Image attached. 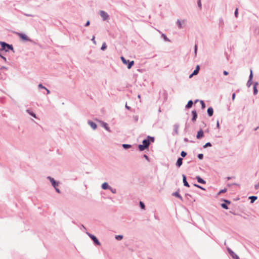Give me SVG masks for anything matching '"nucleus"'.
<instances>
[{"label": "nucleus", "instance_id": "obj_1", "mask_svg": "<svg viewBox=\"0 0 259 259\" xmlns=\"http://www.w3.org/2000/svg\"><path fill=\"white\" fill-rule=\"evenodd\" d=\"M154 138L152 137H150L148 136L147 138L144 139L142 142V144H140L138 145V149L140 151H143L146 149H148L150 142H154Z\"/></svg>", "mask_w": 259, "mask_h": 259}, {"label": "nucleus", "instance_id": "obj_2", "mask_svg": "<svg viewBox=\"0 0 259 259\" xmlns=\"http://www.w3.org/2000/svg\"><path fill=\"white\" fill-rule=\"evenodd\" d=\"M0 44L2 47V49H0V50H2V51H5L6 52H8L9 50H12L13 52V47L12 45H9L5 42L0 41Z\"/></svg>", "mask_w": 259, "mask_h": 259}, {"label": "nucleus", "instance_id": "obj_3", "mask_svg": "<svg viewBox=\"0 0 259 259\" xmlns=\"http://www.w3.org/2000/svg\"><path fill=\"white\" fill-rule=\"evenodd\" d=\"M121 60L122 62V63L124 64H127V67L128 69H130L132 68L133 65L134 64V61L130 60H127L125 59V58L123 56L121 57Z\"/></svg>", "mask_w": 259, "mask_h": 259}, {"label": "nucleus", "instance_id": "obj_4", "mask_svg": "<svg viewBox=\"0 0 259 259\" xmlns=\"http://www.w3.org/2000/svg\"><path fill=\"white\" fill-rule=\"evenodd\" d=\"M87 234L92 239V240L94 242V243L95 245H101L100 241L95 236L88 232H87Z\"/></svg>", "mask_w": 259, "mask_h": 259}, {"label": "nucleus", "instance_id": "obj_5", "mask_svg": "<svg viewBox=\"0 0 259 259\" xmlns=\"http://www.w3.org/2000/svg\"><path fill=\"white\" fill-rule=\"evenodd\" d=\"M100 15L102 18L103 21H106L110 18L108 13L103 10L100 11Z\"/></svg>", "mask_w": 259, "mask_h": 259}, {"label": "nucleus", "instance_id": "obj_6", "mask_svg": "<svg viewBox=\"0 0 259 259\" xmlns=\"http://www.w3.org/2000/svg\"><path fill=\"white\" fill-rule=\"evenodd\" d=\"M47 179L50 180V182L52 184V186L54 188L58 187L59 185V183L55 181L54 178L49 176L47 177Z\"/></svg>", "mask_w": 259, "mask_h": 259}, {"label": "nucleus", "instance_id": "obj_7", "mask_svg": "<svg viewBox=\"0 0 259 259\" xmlns=\"http://www.w3.org/2000/svg\"><path fill=\"white\" fill-rule=\"evenodd\" d=\"M227 250L230 256L233 258V259H240L239 256L234 252L233 250H232L230 248H227Z\"/></svg>", "mask_w": 259, "mask_h": 259}, {"label": "nucleus", "instance_id": "obj_8", "mask_svg": "<svg viewBox=\"0 0 259 259\" xmlns=\"http://www.w3.org/2000/svg\"><path fill=\"white\" fill-rule=\"evenodd\" d=\"M18 35L19 36L20 38L25 41H30L31 40L25 34L22 33H18Z\"/></svg>", "mask_w": 259, "mask_h": 259}, {"label": "nucleus", "instance_id": "obj_9", "mask_svg": "<svg viewBox=\"0 0 259 259\" xmlns=\"http://www.w3.org/2000/svg\"><path fill=\"white\" fill-rule=\"evenodd\" d=\"M179 128V125L178 124H174V132L172 133V135L174 136L175 135H178V134H179V132H178Z\"/></svg>", "mask_w": 259, "mask_h": 259}, {"label": "nucleus", "instance_id": "obj_10", "mask_svg": "<svg viewBox=\"0 0 259 259\" xmlns=\"http://www.w3.org/2000/svg\"><path fill=\"white\" fill-rule=\"evenodd\" d=\"M88 123L94 130H96L97 127L96 123L91 120H88Z\"/></svg>", "mask_w": 259, "mask_h": 259}, {"label": "nucleus", "instance_id": "obj_11", "mask_svg": "<svg viewBox=\"0 0 259 259\" xmlns=\"http://www.w3.org/2000/svg\"><path fill=\"white\" fill-rule=\"evenodd\" d=\"M179 190H178L177 191H176L175 192H174L172 194V195L177 197L178 198L180 199L181 201H183V198L182 197V196L179 194Z\"/></svg>", "mask_w": 259, "mask_h": 259}, {"label": "nucleus", "instance_id": "obj_12", "mask_svg": "<svg viewBox=\"0 0 259 259\" xmlns=\"http://www.w3.org/2000/svg\"><path fill=\"white\" fill-rule=\"evenodd\" d=\"M203 136H204L203 131L202 129H200L197 133L196 138L198 139H200L202 138L203 137Z\"/></svg>", "mask_w": 259, "mask_h": 259}, {"label": "nucleus", "instance_id": "obj_13", "mask_svg": "<svg viewBox=\"0 0 259 259\" xmlns=\"http://www.w3.org/2000/svg\"><path fill=\"white\" fill-rule=\"evenodd\" d=\"M192 121L193 122H195L196 120V119L197 118V112L195 110H193L192 111Z\"/></svg>", "mask_w": 259, "mask_h": 259}, {"label": "nucleus", "instance_id": "obj_14", "mask_svg": "<svg viewBox=\"0 0 259 259\" xmlns=\"http://www.w3.org/2000/svg\"><path fill=\"white\" fill-rule=\"evenodd\" d=\"M182 177H183V182L184 183V185L186 187H189L190 185L187 181V178H186V176L185 175H183Z\"/></svg>", "mask_w": 259, "mask_h": 259}, {"label": "nucleus", "instance_id": "obj_15", "mask_svg": "<svg viewBox=\"0 0 259 259\" xmlns=\"http://www.w3.org/2000/svg\"><path fill=\"white\" fill-rule=\"evenodd\" d=\"M183 158L181 157L178 158L176 162V165L180 167L183 164Z\"/></svg>", "mask_w": 259, "mask_h": 259}, {"label": "nucleus", "instance_id": "obj_16", "mask_svg": "<svg viewBox=\"0 0 259 259\" xmlns=\"http://www.w3.org/2000/svg\"><path fill=\"white\" fill-rule=\"evenodd\" d=\"M196 179L197 182L200 184H204L206 183V182L199 176H196Z\"/></svg>", "mask_w": 259, "mask_h": 259}, {"label": "nucleus", "instance_id": "obj_17", "mask_svg": "<svg viewBox=\"0 0 259 259\" xmlns=\"http://www.w3.org/2000/svg\"><path fill=\"white\" fill-rule=\"evenodd\" d=\"M207 114L209 116H212V115H213V108L210 107H209L208 109H207Z\"/></svg>", "mask_w": 259, "mask_h": 259}, {"label": "nucleus", "instance_id": "obj_18", "mask_svg": "<svg viewBox=\"0 0 259 259\" xmlns=\"http://www.w3.org/2000/svg\"><path fill=\"white\" fill-rule=\"evenodd\" d=\"M110 187V186L106 182L103 183L102 185V188L104 190L109 189Z\"/></svg>", "mask_w": 259, "mask_h": 259}, {"label": "nucleus", "instance_id": "obj_19", "mask_svg": "<svg viewBox=\"0 0 259 259\" xmlns=\"http://www.w3.org/2000/svg\"><path fill=\"white\" fill-rule=\"evenodd\" d=\"M193 104V102L192 100H189L187 103V104L186 105L185 108L186 109H190L192 107V105Z\"/></svg>", "mask_w": 259, "mask_h": 259}, {"label": "nucleus", "instance_id": "obj_20", "mask_svg": "<svg viewBox=\"0 0 259 259\" xmlns=\"http://www.w3.org/2000/svg\"><path fill=\"white\" fill-rule=\"evenodd\" d=\"M257 199V197L255 196H251L249 197V199L250 200L251 203H253Z\"/></svg>", "mask_w": 259, "mask_h": 259}, {"label": "nucleus", "instance_id": "obj_21", "mask_svg": "<svg viewBox=\"0 0 259 259\" xmlns=\"http://www.w3.org/2000/svg\"><path fill=\"white\" fill-rule=\"evenodd\" d=\"M26 112L34 118H36V114L34 112H33L30 109H27L26 110Z\"/></svg>", "mask_w": 259, "mask_h": 259}, {"label": "nucleus", "instance_id": "obj_22", "mask_svg": "<svg viewBox=\"0 0 259 259\" xmlns=\"http://www.w3.org/2000/svg\"><path fill=\"white\" fill-rule=\"evenodd\" d=\"M122 147L124 149H127L132 147V145L130 144H123L122 145Z\"/></svg>", "mask_w": 259, "mask_h": 259}, {"label": "nucleus", "instance_id": "obj_23", "mask_svg": "<svg viewBox=\"0 0 259 259\" xmlns=\"http://www.w3.org/2000/svg\"><path fill=\"white\" fill-rule=\"evenodd\" d=\"M199 71L197 70H194L193 73L190 75L189 78H191L193 75H197Z\"/></svg>", "mask_w": 259, "mask_h": 259}, {"label": "nucleus", "instance_id": "obj_24", "mask_svg": "<svg viewBox=\"0 0 259 259\" xmlns=\"http://www.w3.org/2000/svg\"><path fill=\"white\" fill-rule=\"evenodd\" d=\"M177 24L179 29H181L182 28V25L181 22L180 20H178L177 21Z\"/></svg>", "mask_w": 259, "mask_h": 259}, {"label": "nucleus", "instance_id": "obj_25", "mask_svg": "<svg viewBox=\"0 0 259 259\" xmlns=\"http://www.w3.org/2000/svg\"><path fill=\"white\" fill-rule=\"evenodd\" d=\"M161 36L163 37V38L164 39V40L165 41H168V42L170 41V40L169 39V38H168L166 36V35H165L164 34L162 33L161 35Z\"/></svg>", "mask_w": 259, "mask_h": 259}, {"label": "nucleus", "instance_id": "obj_26", "mask_svg": "<svg viewBox=\"0 0 259 259\" xmlns=\"http://www.w3.org/2000/svg\"><path fill=\"white\" fill-rule=\"evenodd\" d=\"M115 238L117 240H121L123 238V236L121 235H116Z\"/></svg>", "mask_w": 259, "mask_h": 259}, {"label": "nucleus", "instance_id": "obj_27", "mask_svg": "<svg viewBox=\"0 0 259 259\" xmlns=\"http://www.w3.org/2000/svg\"><path fill=\"white\" fill-rule=\"evenodd\" d=\"M252 80H250V79L248 80V81L247 82V83H246V85H247V87L248 88H249L251 85V84L252 83Z\"/></svg>", "mask_w": 259, "mask_h": 259}, {"label": "nucleus", "instance_id": "obj_28", "mask_svg": "<svg viewBox=\"0 0 259 259\" xmlns=\"http://www.w3.org/2000/svg\"><path fill=\"white\" fill-rule=\"evenodd\" d=\"M253 79V73H252V70L251 69H250V74H249V79H250V80H252Z\"/></svg>", "mask_w": 259, "mask_h": 259}, {"label": "nucleus", "instance_id": "obj_29", "mask_svg": "<svg viewBox=\"0 0 259 259\" xmlns=\"http://www.w3.org/2000/svg\"><path fill=\"white\" fill-rule=\"evenodd\" d=\"M107 48V45H106V42H104L103 44H102V46L101 47V50L102 51H104Z\"/></svg>", "mask_w": 259, "mask_h": 259}, {"label": "nucleus", "instance_id": "obj_30", "mask_svg": "<svg viewBox=\"0 0 259 259\" xmlns=\"http://www.w3.org/2000/svg\"><path fill=\"white\" fill-rule=\"evenodd\" d=\"M212 146L211 144L210 143V142H207L206 143L204 146H203V148H207L208 147H211Z\"/></svg>", "mask_w": 259, "mask_h": 259}, {"label": "nucleus", "instance_id": "obj_31", "mask_svg": "<svg viewBox=\"0 0 259 259\" xmlns=\"http://www.w3.org/2000/svg\"><path fill=\"white\" fill-rule=\"evenodd\" d=\"M200 104L201 105L202 109H204L205 108V107H206L205 106V104L204 103V102L203 101H202V100L200 101Z\"/></svg>", "mask_w": 259, "mask_h": 259}, {"label": "nucleus", "instance_id": "obj_32", "mask_svg": "<svg viewBox=\"0 0 259 259\" xmlns=\"http://www.w3.org/2000/svg\"><path fill=\"white\" fill-rule=\"evenodd\" d=\"M109 190L113 194H115L116 193V190L115 188H113L110 187V188H109Z\"/></svg>", "mask_w": 259, "mask_h": 259}, {"label": "nucleus", "instance_id": "obj_33", "mask_svg": "<svg viewBox=\"0 0 259 259\" xmlns=\"http://www.w3.org/2000/svg\"><path fill=\"white\" fill-rule=\"evenodd\" d=\"M140 206L142 209H145V205L144 203L142 201L140 202Z\"/></svg>", "mask_w": 259, "mask_h": 259}, {"label": "nucleus", "instance_id": "obj_34", "mask_svg": "<svg viewBox=\"0 0 259 259\" xmlns=\"http://www.w3.org/2000/svg\"><path fill=\"white\" fill-rule=\"evenodd\" d=\"M221 206H222L223 208H224V209H228V206H227V204H226V203H222V204H221Z\"/></svg>", "mask_w": 259, "mask_h": 259}, {"label": "nucleus", "instance_id": "obj_35", "mask_svg": "<svg viewBox=\"0 0 259 259\" xmlns=\"http://www.w3.org/2000/svg\"><path fill=\"white\" fill-rule=\"evenodd\" d=\"M234 15L236 18H238V9L236 8L235 9V12H234Z\"/></svg>", "mask_w": 259, "mask_h": 259}, {"label": "nucleus", "instance_id": "obj_36", "mask_svg": "<svg viewBox=\"0 0 259 259\" xmlns=\"http://www.w3.org/2000/svg\"><path fill=\"white\" fill-rule=\"evenodd\" d=\"M38 88L39 89H45L46 90V88L44 87L41 83H39L38 85Z\"/></svg>", "mask_w": 259, "mask_h": 259}, {"label": "nucleus", "instance_id": "obj_37", "mask_svg": "<svg viewBox=\"0 0 259 259\" xmlns=\"http://www.w3.org/2000/svg\"><path fill=\"white\" fill-rule=\"evenodd\" d=\"M253 95H256L258 93V90L257 89V88H256V87L253 88Z\"/></svg>", "mask_w": 259, "mask_h": 259}, {"label": "nucleus", "instance_id": "obj_38", "mask_svg": "<svg viewBox=\"0 0 259 259\" xmlns=\"http://www.w3.org/2000/svg\"><path fill=\"white\" fill-rule=\"evenodd\" d=\"M181 155L182 157H184L187 155V153L184 151H182L181 153Z\"/></svg>", "mask_w": 259, "mask_h": 259}, {"label": "nucleus", "instance_id": "obj_39", "mask_svg": "<svg viewBox=\"0 0 259 259\" xmlns=\"http://www.w3.org/2000/svg\"><path fill=\"white\" fill-rule=\"evenodd\" d=\"M103 124H104V127H105V128L106 130L110 131L109 127L108 126L107 124L106 123H104V122L103 123Z\"/></svg>", "mask_w": 259, "mask_h": 259}, {"label": "nucleus", "instance_id": "obj_40", "mask_svg": "<svg viewBox=\"0 0 259 259\" xmlns=\"http://www.w3.org/2000/svg\"><path fill=\"white\" fill-rule=\"evenodd\" d=\"M194 186L195 187H197L198 188H200V189H202L203 190H205L204 188H203L202 187H201V186H199V185H198L197 184H194Z\"/></svg>", "mask_w": 259, "mask_h": 259}, {"label": "nucleus", "instance_id": "obj_41", "mask_svg": "<svg viewBox=\"0 0 259 259\" xmlns=\"http://www.w3.org/2000/svg\"><path fill=\"white\" fill-rule=\"evenodd\" d=\"M197 156L199 159H202L203 158V154L202 153L198 154Z\"/></svg>", "mask_w": 259, "mask_h": 259}, {"label": "nucleus", "instance_id": "obj_42", "mask_svg": "<svg viewBox=\"0 0 259 259\" xmlns=\"http://www.w3.org/2000/svg\"><path fill=\"white\" fill-rule=\"evenodd\" d=\"M197 45H195V47H194V53H195V56H196V55H197Z\"/></svg>", "mask_w": 259, "mask_h": 259}, {"label": "nucleus", "instance_id": "obj_43", "mask_svg": "<svg viewBox=\"0 0 259 259\" xmlns=\"http://www.w3.org/2000/svg\"><path fill=\"white\" fill-rule=\"evenodd\" d=\"M197 5H198V7L200 8V9H201V1L200 0H198V2H197Z\"/></svg>", "mask_w": 259, "mask_h": 259}, {"label": "nucleus", "instance_id": "obj_44", "mask_svg": "<svg viewBox=\"0 0 259 259\" xmlns=\"http://www.w3.org/2000/svg\"><path fill=\"white\" fill-rule=\"evenodd\" d=\"M2 52V50H0V57L5 61H6V58L2 55L1 53Z\"/></svg>", "mask_w": 259, "mask_h": 259}, {"label": "nucleus", "instance_id": "obj_45", "mask_svg": "<svg viewBox=\"0 0 259 259\" xmlns=\"http://www.w3.org/2000/svg\"><path fill=\"white\" fill-rule=\"evenodd\" d=\"M226 191H227V189H222V190H220V192H219V194L225 193Z\"/></svg>", "mask_w": 259, "mask_h": 259}, {"label": "nucleus", "instance_id": "obj_46", "mask_svg": "<svg viewBox=\"0 0 259 259\" xmlns=\"http://www.w3.org/2000/svg\"><path fill=\"white\" fill-rule=\"evenodd\" d=\"M91 40L93 42V43L96 45V41L95 40V37L94 36H93V38L91 39Z\"/></svg>", "mask_w": 259, "mask_h": 259}, {"label": "nucleus", "instance_id": "obj_47", "mask_svg": "<svg viewBox=\"0 0 259 259\" xmlns=\"http://www.w3.org/2000/svg\"><path fill=\"white\" fill-rule=\"evenodd\" d=\"M143 157H144V158H145L147 160H148V161H149V157H148L147 155L144 154V155H143Z\"/></svg>", "mask_w": 259, "mask_h": 259}, {"label": "nucleus", "instance_id": "obj_48", "mask_svg": "<svg viewBox=\"0 0 259 259\" xmlns=\"http://www.w3.org/2000/svg\"><path fill=\"white\" fill-rule=\"evenodd\" d=\"M254 188L256 189V190H257L259 188V182L258 183V184L255 185L254 186Z\"/></svg>", "mask_w": 259, "mask_h": 259}, {"label": "nucleus", "instance_id": "obj_49", "mask_svg": "<svg viewBox=\"0 0 259 259\" xmlns=\"http://www.w3.org/2000/svg\"><path fill=\"white\" fill-rule=\"evenodd\" d=\"M90 21H88L86 22V23L85 24L84 26H85V27H87V26H89L90 25Z\"/></svg>", "mask_w": 259, "mask_h": 259}, {"label": "nucleus", "instance_id": "obj_50", "mask_svg": "<svg viewBox=\"0 0 259 259\" xmlns=\"http://www.w3.org/2000/svg\"><path fill=\"white\" fill-rule=\"evenodd\" d=\"M258 85V82H254V83H253V88H255V87L257 88V86Z\"/></svg>", "mask_w": 259, "mask_h": 259}, {"label": "nucleus", "instance_id": "obj_51", "mask_svg": "<svg viewBox=\"0 0 259 259\" xmlns=\"http://www.w3.org/2000/svg\"><path fill=\"white\" fill-rule=\"evenodd\" d=\"M56 191L58 193H60V190H59V189L58 188V187H56V188H54Z\"/></svg>", "mask_w": 259, "mask_h": 259}, {"label": "nucleus", "instance_id": "obj_52", "mask_svg": "<svg viewBox=\"0 0 259 259\" xmlns=\"http://www.w3.org/2000/svg\"><path fill=\"white\" fill-rule=\"evenodd\" d=\"M235 97H236V95H235V93H233L232 94V101H234L235 98Z\"/></svg>", "mask_w": 259, "mask_h": 259}, {"label": "nucleus", "instance_id": "obj_53", "mask_svg": "<svg viewBox=\"0 0 259 259\" xmlns=\"http://www.w3.org/2000/svg\"><path fill=\"white\" fill-rule=\"evenodd\" d=\"M223 74H224V75H228L229 73H228V71H226V70H224V71H223Z\"/></svg>", "mask_w": 259, "mask_h": 259}, {"label": "nucleus", "instance_id": "obj_54", "mask_svg": "<svg viewBox=\"0 0 259 259\" xmlns=\"http://www.w3.org/2000/svg\"><path fill=\"white\" fill-rule=\"evenodd\" d=\"M224 201L226 202V204H230L231 203V202L228 200H224Z\"/></svg>", "mask_w": 259, "mask_h": 259}, {"label": "nucleus", "instance_id": "obj_55", "mask_svg": "<svg viewBox=\"0 0 259 259\" xmlns=\"http://www.w3.org/2000/svg\"><path fill=\"white\" fill-rule=\"evenodd\" d=\"M24 15H25L26 16H27V17H33V16L32 15H31V14H24Z\"/></svg>", "mask_w": 259, "mask_h": 259}, {"label": "nucleus", "instance_id": "obj_56", "mask_svg": "<svg viewBox=\"0 0 259 259\" xmlns=\"http://www.w3.org/2000/svg\"><path fill=\"white\" fill-rule=\"evenodd\" d=\"M199 69H200V67H199V66L198 65H197V66H196V67L195 68V70H197L198 71H199Z\"/></svg>", "mask_w": 259, "mask_h": 259}, {"label": "nucleus", "instance_id": "obj_57", "mask_svg": "<svg viewBox=\"0 0 259 259\" xmlns=\"http://www.w3.org/2000/svg\"><path fill=\"white\" fill-rule=\"evenodd\" d=\"M125 108H126L127 109H128V110H130V109H131V107H129L128 106H127L126 104V105H125Z\"/></svg>", "mask_w": 259, "mask_h": 259}, {"label": "nucleus", "instance_id": "obj_58", "mask_svg": "<svg viewBox=\"0 0 259 259\" xmlns=\"http://www.w3.org/2000/svg\"><path fill=\"white\" fill-rule=\"evenodd\" d=\"M217 127L219 128H220V124H219V121H217Z\"/></svg>", "mask_w": 259, "mask_h": 259}, {"label": "nucleus", "instance_id": "obj_59", "mask_svg": "<svg viewBox=\"0 0 259 259\" xmlns=\"http://www.w3.org/2000/svg\"><path fill=\"white\" fill-rule=\"evenodd\" d=\"M46 90L47 91V94H49L50 93V91L48 89L46 88Z\"/></svg>", "mask_w": 259, "mask_h": 259}, {"label": "nucleus", "instance_id": "obj_60", "mask_svg": "<svg viewBox=\"0 0 259 259\" xmlns=\"http://www.w3.org/2000/svg\"><path fill=\"white\" fill-rule=\"evenodd\" d=\"M185 196L187 197H189V196L191 197V195H190L189 194H186Z\"/></svg>", "mask_w": 259, "mask_h": 259}, {"label": "nucleus", "instance_id": "obj_61", "mask_svg": "<svg viewBox=\"0 0 259 259\" xmlns=\"http://www.w3.org/2000/svg\"><path fill=\"white\" fill-rule=\"evenodd\" d=\"M232 178V177H228L227 178V180H231Z\"/></svg>", "mask_w": 259, "mask_h": 259}, {"label": "nucleus", "instance_id": "obj_62", "mask_svg": "<svg viewBox=\"0 0 259 259\" xmlns=\"http://www.w3.org/2000/svg\"><path fill=\"white\" fill-rule=\"evenodd\" d=\"M184 140H185V141H188V139L187 138H185Z\"/></svg>", "mask_w": 259, "mask_h": 259}, {"label": "nucleus", "instance_id": "obj_63", "mask_svg": "<svg viewBox=\"0 0 259 259\" xmlns=\"http://www.w3.org/2000/svg\"><path fill=\"white\" fill-rule=\"evenodd\" d=\"M198 101H199V100L198 99H197V100H195V103H197Z\"/></svg>", "mask_w": 259, "mask_h": 259}, {"label": "nucleus", "instance_id": "obj_64", "mask_svg": "<svg viewBox=\"0 0 259 259\" xmlns=\"http://www.w3.org/2000/svg\"><path fill=\"white\" fill-rule=\"evenodd\" d=\"M258 128V127H257L255 128H254V131H256Z\"/></svg>", "mask_w": 259, "mask_h": 259}]
</instances>
